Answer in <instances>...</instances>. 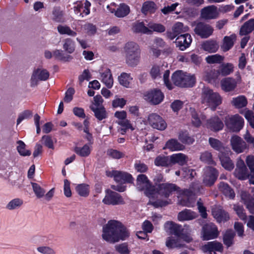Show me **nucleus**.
Segmentation results:
<instances>
[{
	"instance_id": "48",
	"label": "nucleus",
	"mask_w": 254,
	"mask_h": 254,
	"mask_svg": "<svg viewBox=\"0 0 254 254\" xmlns=\"http://www.w3.org/2000/svg\"><path fill=\"white\" fill-rule=\"evenodd\" d=\"M129 12V7L124 3H122L117 9L115 15L118 17H124L127 15Z\"/></svg>"
},
{
	"instance_id": "6",
	"label": "nucleus",
	"mask_w": 254,
	"mask_h": 254,
	"mask_svg": "<svg viewBox=\"0 0 254 254\" xmlns=\"http://www.w3.org/2000/svg\"><path fill=\"white\" fill-rule=\"evenodd\" d=\"M226 127L231 131H239L244 127V120L238 114L227 116L225 118Z\"/></svg>"
},
{
	"instance_id": "21",
	"label": "nucleus",
	"mask_w": 254,
	"mask_h": 254,
	"mask_svg": "<svg viewBox=\"0 0 254 254\" xmlns=\"http://www.w3.org/2000/svg\"><path fill=\"white\" fill-rule=\"evenodd\" d=\"M165 46V42L162 39L156 38L152 45L149 47V53L154 57H158L161 54L160 48Z\"/></svg>"
},
{
	"instance_id": "44",
	"label": "nucleus",
	"mask_w": 254,
	"mask_h": 254,
	"mask_svg": "<svg viewBox=\"0 0 254 254\" xmlns=\"http://www.w3.org/2000/svg\"><path fill=\"white\" fill-rule=\"evenodd\" d=\"M254 30V22L253 19H251L246 22L241 27L240 33L242 35H245Z\"/></svg>"
},
{
	"instance_id": "18",
	"label": "nucleus",
	"mask_w": 254,
	"mask_h": 254,
	"mask_svg": "<svg viewBox=\"0 0 254 254\" xmlns=\"http://www.w3.org/2000/svg\"><path fill=\"white\" fill-rule=\"evenodd\" d=\"M232 149L238 153H241L247 148L246 143L237 135H233L231 138Z\"/></svg>"
},
{
	"instance_id": "33",
	"label": "nucleus",
	"mask_w": 254,
	"mask_h": 254,
	"mask_svg": "<svg viewBox=\"0 0 254 254\" xmlns=\"http://www.w3.org/2000/svg\"><path fill=\"white\" fill-rule=\"evenodd\" d=\"M100 79L108 88L113 87L114 80L110 69H107L101 73Z\"/></svg>"
},
{
	"instance_id": "4",
	"label": "nucleus",
	"mask_w": 254,
	"mask_h": 254,
	"mask_svg": "<svg viewBox=\"0 0 254 254\" xmlns=\"http://www.w3.org/2000/svg\"><path fill=\"white\" fill-rule=\"evenodd\" d=\"M222 99L217 92L211 89L204 87L202 92V102L206 104L211 110L214 111L222 103Z\"/></svg>"
},
{
	"instance_id": "24",
	"label": "nucleus",
	"mask_w": 254,
	"mask_h": 254,
	"mask_svg": "<svg viewBox=\"0 0 254 254\" xmlns=\"http://www.w3.org/2000/svg\"><path fill=\"white\" fill-rule=\"evenodd\" d=\"M241 197L242 201L245 204L250 212L254 214V199L245 191L241 192Z\"/></svg>"
},
{
	"instance_id": "49",
	"label": "nucleus",
	"mask_w": 254,
	"mask_h": 254,
	"mask_svg": "<svg viewBox=\"0 0 254 254\" xmlns=\"http://www.w3.org/2000/svg\"><path fill=\"white\" fill-rule=\"evenodd\" d=\"M222 166L226 170L231 171L233 169L234 165L229 158L225 156L222 153L219 155Z\"/></svg>"
},
{
	"instance_id": "47",
	"label": "nucleus",
	"mask_w": 254,
	"mask_h": 254,
	"mask_svg": "<svg viewBox=\"0 0 254 254\" xmlns=\"http://www.w3.org/2000/svg\"><path fill=\"white\" fill-rule=\"evenodd\" d=\"M53 57L59 60L64 62H68L72 59L71 56L69 55H65L64 51L61 50L56 49L53 52Z\"/></svg>"
},
{
	"instance_id": "10",
	"label": "nucleus",
	"mask_w": 254,
	"mask_h": 254,
	"mask_svg": "<svg viewBox=\"0 0 254 254\" xmlns=\"http://www.w3.org/2000/svg\"><path fill=\"white\" fill-rule=\"evenodd\" d=\"M147 123L153 128L160 130H163L167 127V124L164 120L156 113H152L148 115Z\"/></svg>"
},
{
	"instance_id": "64",
	"label": "nucleus",
	"mask_w": 254,
	"mask_h": 254,
	"mask_svg": "<svg viewBox=\"0 0 254 254\" xmlns=\"http://www.w3.org/2000/svg\"><path fill=\"white\" fill-rule=\"evenodd\" d=\"M170 161L168 157L159 156L156 157L154 163L156 166H166L169 164Z\"/></svg>"
},
{
	"instance_id": "27",
	"label": "nucleus",
	"mask_w": 254,
	"mask_h": 254,
	"mask_svg": "<svg viewBox=\"0 0 254 254\" xmlns=\"http://www.w3.org/2000/svg\"><path fill=\"white\" fill-rule=\"evenodd\" d=\"M212 213L213 217L218 222H225L229 219V214L220 208H213Z\"/></svg>"
},
{
	"instance_id": "3",
	"label": "nucleus",
	"mask_w": 254,
	"mask_h": 254,
	"mask_svg": "<svg viewBox=\"0 0 254 254\" xmlns=\"http://www.w3.org/2000/svg\"><path fill=\"white\" fill-rule=\"evenodd\" d=\"M106 175L108 177H113L114 180L122 185L113 186L112 188L118 191L123 192L126 189V187L124 185L126 183H132L133 178L131 175L125 172H121L116 170L108 171L106 172Z\"/></svg>"
},
{
	"instance_id": "51",
	"label": "nucleus",
	"mask_w": 254,
	"mask_h": 254,
	"mask_svg": "<svg viewBox=\"0 0 254 254\" xmlns=\"http://www.w3.org/2000/svg\"><path fill=\"white\" fill-rule=\"evenodd\" d=\"M17 150L19 154L23 156H29L31 155V152L30 150L26 148V144L21 140L17 141Z\"/></svg>"
},
{
	"instance_id": "46",
	"label": "nucleus",
	"mask_w": 254,
	"mask_h": 254,
	"mask_svg": "<svg viewBox=\"0 0 254 254\" xmlns=\"http://www.w3.org/2000/svg\"><path fill=\"white\" fill-rule=\"evenodd\" d=\"M23 203L21 199L16 198L11 200L6 205V208L9 210H16L19 208Z\"/></svg>"
},
{
	"instance_id": "57",
	"label": "nucleus",
	"mask_w": 254,
	"mask_h": 254,
	"mask_svg": "<svg viewBox=\"0 0 254 254\" xmlns=\"http://www.w3.org/2000/svg\"><path fill=\"white\" fill-rule=\"evenodd\" d=\"M118 124L122 127L121 133L122 134H125L127 129H130L131 130H133L135 129L134 127L127 119L122 121H118Z\"/></svg>"
},
{
	"instance_id": "53",
	"label": "nucleus",
	"mask_w": 254,
	"mask_h": 254,
	"mask_svg": "<svg viewBox=\"0 0 254 254\" xmlns=\"http://www.w3.org/2000/svg\"><path fill=\"white\" fill-rule=\"evenodd\" d=\"M190 110L191 112L192 124L196 127L199 126L201 124V122L205 119V116L201 114L199 117H198V115L194 109L190 108Z\"/></svg>"
},
{
	"instance_id": "25",
	"label": "nucleus",
	"mask_w": 254,
	"mask_h": 254,
	"mask_svg": "<svg viewBox=\"0 0 254 254\" xmlns=\"http://www.w3.org/2000/svg\"><path fill=\"white\" fill-rule=\"evenodd\" d=\"M164 149H167L171 151H182L185 149V146L176 139H171L166 142Z\"/></svg>"
},
{
	"instance_id": "52",
	"label": "nucleus",
	"mask_w": 254,
	"mask_h": 254,
	"mask_svg": "<svg viewBox=\"0 0 254 254\" xmlns=\"http://www.w3.org/2000/svg\"><path fill=\"white\" fill-rule=\"evenodd\" d=\"M58 31L60 34L62 35H67L69 36L75 37L77 33L73 31L70 28L66 25H60L57 27Z\"/></svg>"
},
{
	"instance_id": "30",
	"label": "nucleus",
	"mask_w": 254,
	"mask_h": 254,
	"mask_svg": "<svg viewBox=\"0 0 254 254\" xmlns=\"http://www.w3.org/2000/svg\"><path fill=\"white\" fill-rule=\"evenodd\" d=\"M197 216V214L196 212L186 209L179 213L178 219L180 221H189L195 219Z\"/></svg>"
},
{
	"instance_id": "45",
	"label": "nucleus",
	"mask_w": 254,
	"mask_h": 254,
	"mask_svg": "<svg viewBox=\"0 0 254 254\" xmlns=\"http://www.w3.org/2000/svg\"><path fill=\"white\" fill-rule=\"evenodd\" d=\"M132 29L134 32L136 33H141L143 34L151 33V30H149L148 27L145 26L142 22H138L134 23Z\"/></svg>"
},
{
	"instance_id": "62",
	"label": "nucleus",
	"mask_w": 254,
	"mask_h": 254,
	"mask_svg": "<svg viewBox=\"0 0 254 254\" xmlns=\"http://www.w3.org/2000/svg\"><path fill=\"white\" fill-rule=\"evenodd\" d=\"M31 185L33 188V190L36 196L38 198H41L45 195V190L38 184L35 183H32Z\"/></svg>"
},
{
	"instance_id": "19",
	"label": "nucleus",
	"mask_w": 254,
	"mask_h": 254,
	"mask_svg": "<svg viewBox=\"0 0 254 254\" xmlns=\"http://www.w3.org/2000/svg\"><path fill=\"white\" fill-rule=\"evenodd\" d=\"M204 126L208 128L215 131L222 129L224 127L222 121L216 116L207 120Z\"/></svg>"
},
{
	"instance_id": "2",
	"label": "nucleus",
	"mask_w": 254,
	"mask_h": 254,
	"mask_svg": "<svg viewBox=\"0 0 254 254\" xmlns=\"http://www.w3.org/2000/svg\"><path fill=\"white\" fill-rule=\"evenodd\" d=\"M128 230L119 221L111 220L103 228L102 238L110 243L125 241L129 237Z\"/></svg>"
},
{
	"instance_id": "20",
	"label": "nucleus",
	"mask_w": 254,
	"mask_h": 254,
	"mask_svg": "<svg viewBox=\"0 0 254 254\" xmlns=\"http://www.w3.org/2000/svg\"><path fill=\"white\" fill-rule=\"evenodd\" d=\"M201 250L203 253H211L215 252H221L223 251L222 245L217 241H212L207 243L201 247Z\"/></svg>"
},
{
	"instance_id": "26",
	"label": "nucleus",
	"mask_w": 254,
	"mask_h": 254,
	"mask_svg": "<svg viewBox=\"0 0 254 254\" xmlns=\"http://www.w3.org/2000/svg\"><path fill=\"white\" fill-rule=\"evenodd\" d=\"M236 37L237 36L235 34L225 36L221 46L222 50L224 52H226L231 49L236 40Z\"/></svg>"
},
{
	"instance_id": "1",
	"label": "nucleus",
	"mask_w": 254,
	"mask_h": 254,
	"mask_svg": "<svg viewBox=\"0 0 254 254\" xmlns=\"http://www.w3.org/2000/svg\"><path fill=\"white\" fill-rule=\"evenodd\" d=\"M136 188L143 191L149 198V203L158 207L167 205L170 203L167 199L174 191L178 194L179 203L187 207H193L196 201L195 197V188L190 187L188 190H180L175 184L164 183L153 186L147 176L139 175L136 179Z\"/></svg>"
},
{
	"instance_id": "56",
	"label": "nucleus",
	"mask_w": 254,
	"mask_h": 254,
	"mask_svg": "<svg viewBox=\"0 0 254 254\" xmlns=\"http://www.w3.org/2000/svg\"><path fill=\"white\" fill-rule=\"evenodd\" d=\"M224 57L218 54L208 56L206 57L205 60L208 64H219L224 60Z\"/></svg>"
},
{
	"instance_id": "16",
	"label": "nucleus",
	"mask_w": 254,
	"mask_h": 254,
	"mask_svg": "<svg viewBox=\"0 0 254 254\" xmlns=\"http://www.w3.org/2000/svg\"><path fill=\"white\" fill-rule=\"evenodd\" d=\"M192 42L190 34H185L179 36L176 40V45L181 51H184L190 47Z\"/></svg>"
},
{
	"instance_id": "29",
	"label": "nucleus",
	"mask_w": 254,
	"mask_h": 254,
	"mask_svg": "<svg viewBox=\"0 0 254 254\" xmlns=\"http://www.w3.org/2000/svg\"><path fill=\"white\" fill-rule=\"evenodd\" d=\"M126 63L130 66H135L140 61V53H125Z\"/></svg>"
},
{
	"instance_id": "7",
	"label": "nucleus",
	"mask_w": 254,
	"mask_h": 254,
	"mask_svg": "<svg viewBox=\"0 0 254 254\" xmlns=\"http://www.w3.org/2000/svg\"><path fill=\"white\" fill-rule=\"evenodd\" d=\"M192 240L190 236H185L184 234L179 235V236L169 237L166 242V245L169 248H180L184 247V241L189 243Z\"/></svg>"
},
{
	"instance_id": "38",
	"label": "nucleus",
	"mask_w": 254,
	"mask_h": 254,
	"mask_svg": "<svg viewBox=\"0 0 254 254\" xmlns=\"http://www.w3.org/2000/svg\"><path fill=\"white\" fill-rule=\"evenodd\" d=\"M219 189L226 196L231 199L234 198L235 196L234 191L228 184L224 182H221L219 184Z\"/></svg>"
},
{
	"instance_id": "5",
	"label": "nucleus",
	"mask_w": 254,
	"mask_h": 254,
	"mask_svg": "<svg viewBox=\"0 0 254 254\" xmlns=\"http://www.w3.org/2000/svg\"><path fill=\"white\" fill-rule=\"evenodd\" d=\"M172 80L175 85L182 87H191L195 81L193 75L182 70L175 71L172 76Z\"/></svg>"
},
{
	"instance_id": "43",
	"label": "nucleus",
	"mask_w": 254,
	"mask_h": 254,
	"mask_svg": "<svg viewBox=\"0 0 254 254\" xmlns=\"http://www.w3.org/2000/svg\"><path fill=\"white\" fill-rule=\"evenodd\" d=\"M125 53H140L139 46L135 42H128L125 45Z\"/></svg>"
},
{
	"instance_id": "60",
	"label": "nucleus",
	"mask_w": 254,
	"mask_h": 254,
	"mask_svg": "<svg viewBox=\"0 0 254 254\" xmlns=\"http://www.w3.org/2000/svg\"><path fill=\"white\" fill-rule=\"evenodd\" d=\"M233 209L236 212V214L243 221H246L247 219V215L245 212V210L242 206L239 204H234L233 206Z\"/></svg>"
},
{
	"instance_id": "37",
	"label": "nucleus",
	"mask_w": 254,
	"mask_h": 254,
	"mask_svg": "<svg viewBox=\"0 0 254 254\" xmlns=\"http://www.w3.org/2000/svg\"><path fill=\"white\" fill-rule=\"evenodd\" d=\"M92 150V145L90 144H86L82 147H76L74 149L75 153L81 157L88 156Z\"/></svg>"
},
{
	"instance_id": "22",
	"label": "nucleus",
	"mask_w": 254,
	"mask_h": 254,
	"mask_svg": "<svg viewBox=\"0 0 254 254\" xmlns=\"http://www.w3.org/2000/svg\"><path fill=\"white\" fill-rule=\"evenodd\" d=\"M234 174L240 180H246L248 177V170L242 160L238 161Z\"/></svg>"
},
{
	"instance_id": "9",
	"label": "nucleus",
	"mask_w": 254,
	"mask_h": 254,
	"mask_svg": "<svg viewBox=\"0 0 254 254\" xmlns=\"http://www.w3.org/2000/svg\"><path fill=\"white\" fill-rule=\"evenodd\" d=\"M192 26H195L194 32L202 38H207L209 37L213 32V28L211 25L208 24L198 22L196 23L195 25L194 23H192Z\"/></svg>"
},
{
	"instance_id": "11",
	"label": "nucleus",
	"mask_w": 254,
	"mask_h": 254,
	"mask_svg": "<svg viewBox=\"0 0 254 254\" xmlns=\"http://www.w3.org/2000/svg\"><path fill=\"white\" fill-rule=\"evenodd\" d=\"M73 9L75 14L83 17L90 13L91 3L87 0L77 1L73 3Z\"/></svg>"
},
{
	"instance_id": "15",
	"label": "nucleus",
	"mask_w": 254,
	"mask_h": 254,
	"mask_svg": "<svg viewBox=\"0 0 254 254\" xmlns=\"http://www.w3.org/2000/svg\"><path fill=\"white\" fill-rule=\"evenodd\" d=\"M218 176L217 171L210 167H206L204 170L203 182L207 186H211L216 181Z\"/></svg>"
},
{
	"instance_id": "61",
	"label": "nucleus",
	"mask_w": 254,
	"mask_h": 254,
	"mask_svg": "<svg viewBox=\"0 0 254 254\" xmlns=\"http://www.w3.org/2000/svg\"><path fill=\"white\" fill-rule=\"evenodd\" d=\"M249 123L250 126L254 129V114L253 111L246 109L241 113Z\"/></svg>"
},
{
	"instance_id": "31",
	"label": "nucleus",
	"mask_w": 254,
	"mask_h": 254,
	"mask_svg": "<svg viewBox=\"0 0 254 254\" xmlns=\"http://www.w3.org/2000/svg\"><path fill=\"white\" fill-rule=\"evenodd\" d=\"M237 85L235 79L231 78H225L221 81V86L224 91L229 92L234 90Z\"/></svg>"
},
{
	"instance_id": "35",
	"label": "nucleus",
	"mask_w": 254,
	"mask_h": 254,
	"mask_svg": "<svg viewBox=\"0 0 254 254\" xmlns=\"http://www.w3.org/2000/svg\"><path fill=\"white\" fill-rule=\"evenodd\" d=\"M201 47L209 53H215L218 50L219 45L215 41L208 40L202 43Z\"/></svg>"
},
{
	"instance_id": "13",
	"label": "nucleus",
	"mask_w": 254,
	"mask_h": 254,
	"mask_svg": "<svg viewBox=\"0 0 254 254\" xmlns=\"http://www.w3.org/2000/svg\"><path fill=\"white\" fill-rule=\"evenodd\" d=\"M219 15V10L214 5L205 6L201 10L200 17L204 20L216 19L218 17Z\"/></svg>"
},
{
	"instance_id": "59",
	"label": "nucleus",
	"mask_w": 254,
	"mask_h": 254,
	"mask_svg": "<svg viewBox=\"0 0 254 254\" xmlns=\"http://www.w3.org/2000/svg\"><path fill=\"white\" fill-rule=\"evenodd\" d=\"M234 66L232 64L227 63L221 65L220 69V74L227 75L233 71Z\"/></svg>"
},
{
	"instance_id": "41",
	"label": "nucleus",
	"mask_w": 254,
	"mask_h": 254,
	"mask_svg": "<svg viewBox=\"0 0 254 254\" xmlns=\"http://www.w3.org/2000/svg\"><path fill=\"white\" fill-rule=\"evenodd\" d=\"M170 160L173 163H178L183 165L187 162V157L186 155L181 153H176L171 155Z\"/></svg>"
},
{
	"instance_id": "32",
	"label": "nucleus",
	"mask_w": 254,
	"mask_h": 254,
	"mask_svg": "<svg viewBox=\"0 0 254 254\" xmlns=\"http://www.w3.org/2000/svg\"><path fill=\"white\" fill-rule=\"evenodd\" d=\"M90 108L93 112L95 117L98 120L102 121L107 118L108 113L103 106L99 107L90 106Z\"/></svg>"
},
{
	"instance_id": "54",
	"label": "nucleus",
	"mask_w": 254,
	"mask_h": 254,
	"mask_svg": "<svg viewBox=\"0 0 254 254\" xmlns=\"http://www.w3.org/2000/svg\"><path fill=\"white\" fill-rule=\"evenodd\" d=\"M235 234L232 230H228L226 232L223 237V241L225 245L228 247H230L233 244V239Z\"/></svg>"
},
{
	"instance_id": "8",
	"label": "nucleus",
	"mask_w": 254,
	"mask_h": 254,
	"mask_svg": "<svg viewBox=\"0 0 254 254\" xmlns=\"http://www.w3.org/2000/svg\"><path fill=\"white\" fill-rule=\"evenodd\" d=\"M144 100L153 105H157L162 102L164 96L161 90L157 89L151 90L144 94Z\"/></svg>"
},
{
	"instance_id": "14",
	"label": "nucleus",
	"mask_w": 254,
	"mask_h": 254,
	"mask_svg": "<svg viewBox=\"0 0 254 254\" xmlns=\"http://www.w3.org/2000/svg\"><path fill=\"white\" fill-rule=\"evenodd\" d=\"M218 234L217 227L211 223L206 224L202 228V236L204 240L214 239Z\"/></svg>"
},
{
	"instance_id": "39",
	"label": "nucleus",
	"mask_w": 254,
	"mask_h": 254,
	"mask_svg": "<svg viewBox=\"0 0 254 254\" xmlns=\"http://www.w3.org/2000/svg\"><path fill=\"white\" fill-rule=\"evenodd\" d=\"M63 48L67 53L72 54L75 51V43L71 39L66 38L63 41Z\"/></svg>"
},
{
	"instance_id": "36",
	"label": "nucleus",
	"mask_w": 254,
	"mask_h": 254,
	"mask_svg": "<svg viewBox=\"0 0 254 254\" xmlns=\"http://www.w3.org/2000/svg\"><path fill=\"white\" fill-rule=\"evenodd\" d=\"M132 77L130 74L123 72L118 77V81L121 85L126 88L131 87Z\"/></svg>"
},
{
	"instance_id": "40",
	"label": "nucleus",
	"mask_w": 254,
	"mask_h": 254,
	"mask_svg": "<svg viewBox=\"0 0 254 254\" xmlns=\"http://www.w3.org/2000/svg\"><path fill=\"white\" fill-rule=\"evenodd\" d=\"M157 9L156 4L151 1H147L142 4L141 12L146 14L148 13H154Z\"/></svg>"
},
{
	"instance_id": "34",
	"label": "nucleus",
	"mask_w": 254,
	"mask_h": 254,
	"mask_svg": "<svg viewBox=\"0 0 254 254\" xmlns=\"http://www.w3.org/2000/svg\"><path fill=\"white\" fill-rule=\"evenodd\" d=\"M231 104L236 108L240 109L246 107L248 104L247 98L244 95H239L236 97L233 98Z\"/></svg>"
},
{
	"instance_id": "55",
	"label": "nucleus",
	"mask_w": 254,
	"mask_h": 254,
	"mask_svg": "<svg viewBox=\"0 0 254 254\" xmlns=\"http://www.w3.org/2000/svg\"><path fill=\"white\" fill-rule=\"evenodd\" d=\"M179 140L184 144H190L194 142V139L189 136L187 131H181L179 134Z\"/></svg>"
},
{
	"instance_id": "50",
	"label": "nucleus",
	"mask_w": 254,
	"mask_h": 254,
	"mask_svg": "<svg viewBox=\"0 0 254 254\" xmlns=\"http://www.w3.org/2000/svg\"><path fill=\"white\" fill-rule=\"evenodd\" d=\"M219 75V70H212L205 73L204 79L208 82L212 83L218 78Z\"/></svg>"
},
{
	"instance_id": "42",
	"label": "nucleus",
	"mask_w": 254,
	"mask_h": 254,
	"mask_svg": "<svg viewBox=\"0 0 254 254\" xmlns=\"http://www.w3.org/2000/svg\"><path fill=\"white\" fill-rule=\"evenodd\" d=\"M76 192L82 197H87L90 192V187L86 184H80L75 187Z\"/></svg>"
},
{
	"instance_id": "17",
	"label": "nucleus",
	"mask_w": 254,
	"mask_h": 254,
	"mask_svg": "<svg viewBox=\"0 0 254 254\" xmlns=\"http://www.w3.org/2000/svg\"><path fill=\"white\" fill-rule=\"evenodd\" d=\"M49 77V72L43 68H37L34 70L31 78V83L32 86H35L37 84L38 80H46Z\"/></svg>"
},
{
	"instance_id": "63",
	"label": "nucleus",
	"mask_w": 254,
	"mask_h": 254,
	"mask_svg": "<svg viewBox=\"0 0 254 254\" xmlns=\"http://www.w3.org/2000/svg\"><path fill=\"white\" fill-rule=\"evenodd\" d=\"M209 142L211 146L217 150L222 152L225 150L222 143L218 139L210 137L209 139Z\"/></svg>"
},
{
	"instance_id": "28",
	"label": "nucleus",
	"mask_w": 254,
	"mask_h": 254,
	"mask_svg": "<svg viewBox=\"0 0 254 254\" xmlns=\"http://www.w3.org/2000/svg\"><path fill=\"white\" fill-rule=\"evenodd\" d=\"M189 28L184 26V24L178 22L174 24L172 27V33L169 34V37L171 39L175 38L178 35L188 31Z\"/></svg>"
},
{
	"instance_id": "12",
	"label": "nucleus",
	"mask_w": 254,
	"mask_h": 254,
	"mask_svg": "<svg viewBox=\"0 0 254 254\" xmlns=\"http://www.w3.org/2000/svg\"><path fill=\"white\" fill-rule=\"evenodd\" d=\"M103 202L107 205H119L124 203V201L121 195L110 190L106 191V194L103 199Z\"/></svg>"
},
{
	"instance_id": "23",
	"label": "nucleus",
	"mask_w": 254,
	"mask_h": 254,
	"mask_svg": "<svg viewBox=\"0 0 254 254\" xmlns=\"http://www.w3.org/2000/svg\"><path fill=\"white\" fill-rule=\"evenodd\" d=\"M165 231L175 236H179L181 233V226L172 221L167 222L164 225Z\"/></svg>"
},
{
	"instance_id": "58",
	"label": "nucleus",
	"mask_w": 254,
	"mask_h": 254,
	"mask_svg": "<svg viewBox=\"0 0 254 254\" xmlns=\"http://www.w3.org/2000/svg\"><path fill=\"white\" fill-rule=\"evenodd\" d=\"M36 250L41 254H57L56 250L48 246H40Z\"/></svg>"
}]
</instances>
